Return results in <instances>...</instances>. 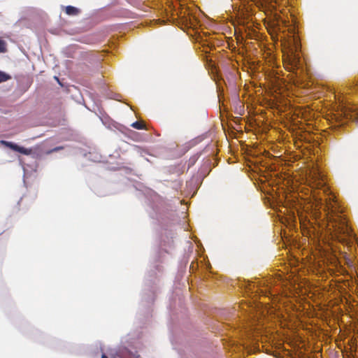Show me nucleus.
I'll return each instance as SVG.
<instances>
[{
  "label": "nucleus",
  "instance_id": "9",
  "mask_svg": "<svg viewBox=\"0 0 358 358\" xmlns=\"http://www.w3.org/2000/svg\"><path fill=\"white\" fill-rule=\"evenodd\" d=\"M6 50V42L0 39V52H4Z\"/></svg>",
  "mask_w": 358,
  "mask_h": 358
},
{
  "label": "nucleus",
  "instance_id": "4",
  "mask_svg": "<svg viewBox=\"0 0 358 358\" xmlns=\"http://www.w3.org/2000/svg\"><path fill=\"white\" fill-rule=\"evenodd\" d=\"M127 350H110L109 355L111 358H126Z\"/></svg>",
  "mask_w": 358,
  "mask_h": 358
},
{
  "label": "nucleus",
  "instance_id": "2",
  "mask_svg": "<svg viewBox=\"0 0 358 358\" xmlns=\"http://www.w3.org/2000/svg\"><path fill=\"white\" fill-rule=\"evenodd\" d=\"M300 47L297 40L293 38L292 43L289 42L288 46L283 50V63L285 68L293 72L301 67V59L298 52Z\"/></svg>",
  "mask_w": 358,
  "mask_h": 358
},
{
  "label": "nucleus",
  "instance_id": "3",
  "mask_svg": "<svg viewBox=\"0 0 358 358\" xmlns=\"http://www.w3.org/2000/svg\"><path fill=\"white\" fill-rule=\"evenodd\" d=\"M1 143L14 151L18 152L25 155H30L32 153L31 148H26L22 147V146H20L13 142L1 141Z\"/></svg>",
  "mask_w": 358,
  "mask_h": 358
},
{
  "label": "nucleus",
  "instance_id": "12",
  "mask_svg": "<svg viewBox=\"0 0 358 358\" xmlns=\"http://www.w3.org/2000/svg\"><path fill=\"white\" fill-rule=\"evenodd\" d=\"M357 85H358V80H357Z\"/></svg>",
  "mask_w": 358,
  "mask_h": 358
},
{
  "label": "nucleus",
  "instance_id": "11",
  "mask_svg": "<svg viewBox=\"0 0 358 358\" xmlns=\"http://www.w3.org/2000/svg\"><path fill=\"white\" fill-rule=\"evenodd\" d=\"M101 358H108L105 354H103Z\"/></svg>",
  "mask_w": 358,
  "mask_h": 358
},
{
  "label": "nucleus",
  "instance_id": "8",
  "mask_svg": "<svg viewBox=\"0 0 358 358\" xmlns=\"http://www.w3.org/2000/svg\"><path fill=\"white\" fill-rule=\"evenodd\" d=\"M125 357L126 358H141L139 355H137L136 353H133L128 350H127L126 352Z\"/></svg>",
  "mask_w": 358,
  "mask_h": 358
},
{
  "label": "nucleus",
  "instance_id": "1",
  "mask_svg": "<svg viewBox=\"0 0 358 358\" xmlns=\"http://www.w3.org/2000/svg\"><path fill=\"white\" fill-rule=\"evenodd\" d=\"M326 208L328 219L336 231L338 241L343 244H348V238L352 236V231L348 225L345 217L342 215L343 210L341 209L335 196L329 198Z\"/></svg>",
  "mask_w": 358,
  "mask_h": 358
},
{
  "label": "nucleus",
  "instance_id": "7",
  "mask_svg": "<svg viewBox=\"0 0 358 358\" xmlns=\"http://www.w3.org/2000/svg\"><path fill=\"white\" fill-rule=\"evenodd\" d=\"M131 126L136 129H143L145 128V124L140 121L133 122Z\"/></svg>",
  "mask_w": 358,
  "mask_h": 358
},
{
  "label": "nucleus",
  "instance_id": "10",
  "mask_svg": "<svg viewBox=\"0 0 358 358\" xmlns=\"http://www.w3.org/2000/svg\"><path fill=\"white\" fill-rule=\"evenodd\" d=\"M62 148V147H57V148H54L52 152H55V151H58L59 150H61Z\"/></svg>",
  "mask_w": 358,
  "mask_h": 358
},
{
  "label": "nucleus",
  "instance_id": "5",
  "mask_svg": "<svg viewBox=\"0 0 358 358\" xmlns=\"http://www.w3.org/2000/svg\"><path fill=\"white\" fill-rule=\"evenodd\" d=\"M65 12L69 15H76L79 13V10L72 6H68L65 8Z\"/></svg>",
  "mask_w": 358,
  "mask_h": 358
},
{
  "label": "nucleus",
  "instance_id": "6",
  "mask_svg": "<svg viewBox=\"0 0 358 358\" xmlns=\"http://www.w3.org/2000/svg\"><path fill=\"white\" fill-rule=\"evenodd\" d=\"M10 79H11V76L9 74L0 71V83L6 82Z\"/></svg>",
  "mask_w": 358,
  "mask_h": 358
}]
</instances>
